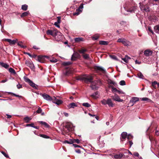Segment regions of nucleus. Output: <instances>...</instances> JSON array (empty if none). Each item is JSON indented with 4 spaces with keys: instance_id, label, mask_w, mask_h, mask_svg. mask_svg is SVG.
Segmentation results:
<instances>
[{
    "instance_id": "nucleus-8",
    "label": "nucleus",
    "mask_w": 159,
    "mask_h": 159,
    "mask_svg": "<svg viewBox=\"0 0 159 159\" xmlns=\"http://www.w3.org/2000/svg\"><path fill=\"white\" fill-rule=\"evenodd\" d=\"M111 97L114 100L116 101L122 102L123 101V99H120L119 97L116 93L114 94V96H111Z\"/></svg>"
},
{
    "instance_id": "nucleus-9",
    "label": "nucleus",
    "mask_w": 159,
    "mask_h": 159,
    "mask_svg": "<svg viewBox=\"0 0 159 159\" xmlns=\"http://www.w3.org/2000/svg\"><path fill=\"white\" fill-rule=\"evenodd\" d=\"M52 102L53 103H55L58 105L62 104L63 102L61 100L57 99L55 97H52Z\"/></svg>"
},
{
    "instance_id": "nucleus-14",
    "label": "nucleus",
    "mask_w": 159,
    "mask_h": 159,
    "mask_svg": "<svg viewBox=\"0 0 159 159\" xmlns=\"http://www.w3.org/2000/svg\"><path fill=\"white\" fill-rule=\"evenodd\" d=\"M5 41L9 42L10 45H13L14 44L16 43L17 40L16 39L13 40H11L10 39H5Z\"/></svg>"
},
{
    "instance_id": "nucleus-22",
    "label": "nucleus",
    "mask_w": 159,
    "mask_h": 159,
    "mask_svg": "<svg viewBox=\"0 0 159 159\" xmlns=\"http://www.w3.org/2000/svg\"><path fill=\"white\" fill-rule=\"evenodd\" d=\"M74 40L76 43H79L81 41H84V38L81 37L75 38L74 39Z\"/></svg>"
},
{
    "instance_id": "nucleus-21",
    "label": "nucleus",
    "mask_w": 159,
    "mask_h": 159,
    "mask_svg": "<svg viewBox=\"0 0 159 159\" xmlns=\"http://www.w3.org/2000/svg\"><path fill=\"white\" fill-rule=\"evenodd\" d=\"M122 139L121 140L123 141L126 139L127 136V133L126 132H123L121 134Z\"/></svg>"
},
{
    "instance_id": "nucleus-49",
    "label": "nucleus",
    "mask_w": 159,
    "mask_h": 159,
    "mask_svg": "<svg viewBox=\"0 0 159 159\" xmlns=\"http://www.w3.org/2000/svg\"><path fill=\"white\" fill-rule=\"evenodd\" d=\"M101 102L103 105H106L107 104V100H106L105 99H103V100L101 101Z\"/></svg>"
},
{
    "instance_id": "nucleus-18",
    "label": "nucleus",
    "mask_w": 159,
    "mask_h": 159,
    "mask_svg": "<svg viewBox=\"0 0 159 159\" xmlns=\"http://www.w3.org/2000/svg\"><path fill=\"white\" fill-rule=\"evenodd\" d=\"M137 6H134L129 9L126 10V11L128 12H130L131 13L134 12L137 9Z\"/></svg>"
},
{
    "instance_id": "nucleus-17",
    "label": "nucleus",
    "mask_w": 159,
    "mask_h": 159,
    "mask_svg": "<svg viewBox=\"0 0 159 159\" xmlns=\"http://www.w3.org/2000/svg\"><path fill=\"white\" fill-rule=\"evenodd\" d=\"M107 104L109 107H113L114 106L111 99L110 98H108L107 99Z\"/></svg>"
},
{
    "instance_id": "nucleus-23",
    "label": "nucleus",
    "mask_w": 159,
    "mask_h": 159,
    "mask_svg": "<svg viewBox=\"0 0 159 159\" xmlns=\"http://www.w3.org/2000/svg\"><path fill=\"white\" fill-rule=\"evenodd\" d=\"M77 105L74 102L71 103L67 106V107L69 108H74Z\"/></svg>"
},
{
    "instance_id": "nucleus-46",
    "label": "nucleus",
    "mask_w": 159,
    "mask_h": 159,
    "mask_svg": "<svg viewBox=\"0 0 159 159\" xmlns=\"http://www.w3.org/2000/svg\"><path fill=\"white\" fill-rule=\"evenodd\" d=\"M119 84L121 85H125V82L124 80H121L120 81Z\"/></svg>"
},
{
    "instance_id": "nucleus-45",
    "label": "nucleus",
    "mask_w": 159,
    "mask_h": 159,
    "mask_svg": "<svg viewBox=\"0 0 159 159\" xmlns=\"http://www.w3.org/2000/svg\"><path fill=\"white\" fill-rule=\"evenodd\" d=\"M40 136L43 138L46 139H48L49 138V137L48 136H47L45 134H41L40 135Z\"/></svg>"
},
{
    "instance_id": "nucleus-59",
    "label": "nucleus",
    "mask_w": 159,
    "mask_h": 159,
    "mask_svg": "<svg viewBox=\"0 0 159 159\" xmlns=\"http://www.w3.org/2000/svg\"><path fill=\"white\" fill-rule=\"evenodd\" d=\"M120 23L122 25H125L126 24V22L125 21H121Z\"/></svg>"
},
{
    "instance_id": "nucleus-35",
    "label": "nucleus",
    "mask_w": 159,
    "mask_h": 159,
    "mask_svg": "<svg viewBox=\"0 0 159 159\" xmlns=\"http://www.w3.org/2000/svg\"><path fill=\"white\" fill-rule=\"evenodd\" d=\"M28 6L26 4L23 5L22 6L21 8L23 10L26 11L27 9Z\"/></svg>"
},
{
    "instance_id": "nucleus-7",
    "label": "nucleus",
    "mask_w": 159,
    "mask_h": 159,
    "mask_svg": "<svg viewBox=\"0 0 159 159\" xmlns=\"http://www.w3.org/2000/svg\"><path fill=\"white\" fill-rule=\"evenodd\" d=\"M40 95L43 97L44 99L48 101H51L52 100V98L48 94L45 93H41Z\"/></svg>"
},
{
    "instance_id": "nucleus-63",
    "label": "nucleus",
    "mask_w": 159,
    "mask_h": 159,
    "mask_svg": "<svg viewBox=\"0 0 159 159\" xmlns=\"http://www.w3.org/2000/svg\"><path fill=\"white\" fill-rule=\"evenodd\" d=\"M135 62L136 64H140L141 63V61H139L137 60L135 61Z\"/></svg>"
},
{
    "instance_id": "nucleus-43",
    "label": "nucleus",
    "mask_w": 159,
    "mask_h": 159,
    "mask_svg": "<svg viewBox=\"0 0 159 159\" xmlns=\"http://www.w3.org/2000/svg\"><path fill=\"white\" fill-rule=\"evenodd\" d=\"M73 143H76L78 144H79L80 143V140L78 139H72Z\"/></svg>"
},
{
    "instance_id": "nucleus-1",
    "label": "nucleus",
    "mask_w": 159,
    "mask_h": 159,
    "mask_svg": "<svg viewBox=\"0 0 159 159\" xmlns=\"http://www.w3.org/2000/svg\"><path fill=\"white\" fill-rule=\"evenodd\" d=\"M76 80L83 81L86 83H91L90 87L93 90H96L98 88V87L97 85L98 84H100L101 83V81L99 80H95L92 82L93 78L91 76L89 75L85 77H80L77 79Z\"/></svg>"
},
{
    "instance_id": "nucleus-48",
    "label": "nucleus",
    "mask_w": 159,
    "mask_h": 159,
    "mask_svg": "<svg viewBox=\"0 0 159 159\" xmlns=\"http://www.w3.org/2000/svg\"><path fill=\"white\" fill-rule=\"evenodd\" d=\"M84 58L86 59H88L89 58V55L88 54H85L83 56Z\"/></svg>"
},
{
    "instance_id": "nucleus-27",
    "label": "nucleus",
    "mask_w": 159,
    "mask_h": 159,
    "mask_svg": "<svg viewBox=\"0 0 159 159\" xmlns=\"http://www.w3.org/2000/svg\"><path fill=\"white\" fill-rule=\"evenodd\" d=\"M154 31L157 33L159 34V25L155 26L154 27Z\"/></svg>"
},
{
    "instance_id": "nucleus-36",
    "label": "nucleus",
    "mask_w": 159,
    "mask_h": 159,
    "mask_svg": "<svg viewBox=\"0 0 159 159\" xmlns=\"http://www.w3.org/2000/svg\"><path fill=\"white\" fill-rule=\"evenodd\" d=\"M64 143H67L70 144H71L73 143L72 139H70V140H69V141L65 140L64 141Z\"/></svg>"
},
{
    "instance_id": "nucleus-42",
    "label": "nucleus",
    "mask_w": 159,
    "mask_h": 159,
    "mask_svg": "<svg viewBox=\"0 0 159 159\" xmlns=\"http://www.w3.org/2000/svg\"><path fill=\"white\" fill-rule=\"evenodd\" d=\"M8 93L9 94H12L16 97H19V98H21L22 97V96H20L16 94H15L14 93H12L11 92H9V93Z\"/></svg>"
},
{
    "instance_id": "nucleus-44",
    "label": "nucleus",
    "mask_w": 159,
    "mask_h": 159,
    "mask_svg": "<svg viewBox=\"0 0 159 159\" xmlns=\"http://www.w3.org/2000/svg\"><path fill=\"white\" fill-rule=\"evenodd\" d=\"M18 45L20 46L22 48H25V46H24L22 43L21 42H19L18 43H17Z\"/></svg>"
},
{
    "instance_id": "nucleus-60",
    "label": "nucleus",
    "mask_w": 159,
    "mask_h": 159,
    "mask_svg": "<svg viewBox=\"0 0 159 159\" xmlns=\"http://www.w3.org/2000/svg\"><path fill=\"white\" fill-rule=\"evenodd\" d=\"M149 100V99L147 98H142V100L143 101H147Z\"/></svg>"
},
{
    "instance_id": "nucleus-13",
    "label": "nucleus",
    "mask_w": 159,
    "mask_h": 159,
    "mask_svg": "<svg viewBox=\"0 0 159 159\" xmlns=\"http://www.w3.org/2000/svg\"><path fill=\"white\" fill-rule=\"evenodd\" d=\"M152 53V51L149 49L145 50L144 52V55L147 57L151 56Z\"/></svg>"
},
{
    "instance_id": "nucleus-41",
    "label": "nucleus",
    "mask_w": 159,
    "mask_h": 159,
    "mask_svg": "<svg viewBox=\"0 0 159 159\" xmlns=\"http://www.w3.org/2000/svg\"><path fill=\"white\" fill-rule=\"evenodd\" d=\"M87 50L86 49H83L81 50H79V52L80 53L84 54L85 52H86Z\"/></svg>"
},
{
    "instance_id": "nucleus-39",
    "label": "nucleus",
    "mask_w": 159,
    "mask_h": 159,
    "mask_svg": "<svg viewBox=\"0 0 159 159\" xmlns=\"http://www.w3.org/2000/svg\"><path fill=\"white\" fill-rule=\"evenodd\" d=\"M82 105L87 107H90V105L87 102L84 103L82 104Z\"/></svg>"
},
{
    "instance_id": "nucleus-38",
    "label": "nucleus",
    "mask_w": 159,
    "mask_h": 159,
    "mask_svg": "<svg viewBox=\"0 0 159 159\" xmlns=\"http://www.w3.org/2000/svg\"><path fill=\"white\" fill-rule=\"evenodd\" d=\"M28 14H29V12L28 11L25 12L23 13L20 16L21 17H23L24 16H27Z\"/></svg>"
},
{
    "instance_id": "nucleus-62",
    "label": "nucleus",
    "mask_w": 159,
    "mask_h": 159,
    "mask_svg": "<svg viewBox=\"0 0 159 159\" xmlns=\"http://www.w3.org/2000/svg\"><path fill=\"white\" fill-rule=\"evenodd\" d=\"M110 56L111 57V58L113 59H116V56H115V55H110Z\"/></svg>"
},
{
    "instance_id": "nucleus-4",
    "label": "nucleus",
    "mask_w": 159,
    "mask_h": 159,
    "mask_svg": "<svg viewBox=\"0 0 159 159\" xmlns=\"http://www.w3.org/2000/svg\"><path fill=\"white\" fill-rule=\"evenodd\" d=\"M118 42L122 43L125 46H129L131 45V43L128 41L122 39H118Z\"/></svg>"
},
{
    "instance_id": "nucleus-51",
    "label": "nucleus",
    "mask_w": 159,
    "mask_h": 159,
    "mask_svg": "<svg viewBox=\"0 0 159 159\" xmlns=\"http://www.w3.org/2000/svg\"><path fill=\"white\" fill-rule=\"evenodd\" d=\"M99 38V36L98 35H96L92 37V39L94 40H96Z\"/></svg>"
},
{
    "instance_id": "nucleus-33",
    "label": "nucleus",
    "mask_w": 159,
    "mask_h": 159,
    "mask_svg": "<svg viewBox=\"0 0 159 159\" xmlns=\"http://www.w3.org/2000/svg\"><path fill=\"white\" fill-rule=\"evenodd\" d=\"M57 22H56L54 25H57L56 24H59L61 23V18L60 17H57Z\"/></svg>"
},
{
    "instance_id": "nucleus-3",
    "label": "nucleus",
    "mask_w": 159,
    "mask_h": 159,
    "mask_svg": "<svg viewBox=\"0 0 159 159\" xmlns=\"http://www.w3.org/2000/svg\"><path fill=\"white\" fill-rule=\"evenodd\" d=\"M56 40L57 41H61L63 40V37L61 34L57 31L55 34L54 36Z\"/></svg>"
},
{
    "instance_id": "nucleus-64",
    "label": "nucleus",
    "mask_w": 159,
    "mask_h": 159,
    "mask_svg": "<svg viewBox=\"0 0 159 159\" xmlns=\"http://www.w3.org/2000/svg\"><path fill=\"white\" fill-rule=\"evenodd\" d=\"M155 134L157 136H158L159 135V132L158 130H156Z\"/></svg>"
},
{
    "instance_id": "nucleus-2",
    "label": "nucleus",
    "mask_w": 159,
    "mask_h": 159,
    "mask_svg": "<svg viewBox=\"0 0 159 159\" xmlns=\"http://www.w3.org/2000/svg\"><path fill=\"white\" fill-rule=\"evenodd\" d=\"M74 129L72 124L70 122L67 123L66 125L63 126V131L66 133H67L70 131Z\"/></svg>"
},
{
    "instance_id": "nucleus-29",
    "label": "nucleus",
    "mask_w": 159,
    "mask_h": 159,
    "mask_svg": "<svg viewBox=\"0 0 159 159\" xmlns=\"http://www.w3.org/2000/svg\"><path fill=\"white\" fill-rule=\"evenodd\" d=\"M157 84V82L156 81H154L152 83V86L154 89H156L157 88L156 86V85Z\"/></svg>"
},
{
    "instance_id": "nucleus-30",
    "label": "nucleus",
    "mask_w": 159,
    "mask_h": 159,
    "mask_svg": "<svg viewBox=\"0 0 159 159\" xmlns=\"http://www.w3.org/2000/svg\"><path fill=\"white\" fill-rule=\"evenodd\" d=\"M99 43L100 45H107L108 44V42L107 41H99Z\"/></svg>"
},
{
    "instance_id": "nucleus-12",
    "label": "nucleus",
    "mask_w": 159,
    "mask_h": 159,
    "mask_svg": "<svg viewBox=\"0 0 159 159\" xmlns=\"http://www.w3.org/2000/svg\"><path fill=\"white\" fill-rule=\"evenodd\" d=\"M110 155L112 157H114V158L117 159H120L122 157L124 156L123 154L121 153H120L118 154H116L114 156L111 154H110Z\"/></svg>"
},
{
    "instance_id": "nucleus-47",
    "label": "nucleus",
    "mask_w": 159,
    "mask_h": 159,
    "mask_svg": "<svg viewBox=\"0 0 159 159\" xmlns=\"http://www.w3.org/2000/svg\"><path fill=\"white\" fill-rule=\"evenodd\" d=\"M127 137L128 140H129L133 138V136L130 134H129L127 135Z\"/></svg>"
},
{
    "instance_id": "nucleus-61",
    "label": "nucleus",
    "mask_w": 159,
    "mask_h": 159,
    "mask_svg": "<svg viewBox=\"0 0 159 159\" xmlns=\"http://www.w3.org/2000/svg\"><path fill=\"white\" fill-rule=\"evenodd\" d=\"M118 93L120 94H124L125 93L121 90L118 91Z\"/></svg>"
},
{
    "instance_id": "nucleus-32",
    "label": "nucleus",
    "mask_w": 159,
    "mask_h": 159,
    "mask_svg": "<svg viewBox=\"0 0 159 159\" xmlns=\"http://www.w3.org/2000/svg\"><path fill=\"white\" fill-rule=\"evenodd\" d=\"M137 76L140 79H144V77L143 74L141 72H139L138 73Z\"/></svg>"
},
{
    "instance_id": "nucleus-53",
    "label": "nucleus",
    "mask_w": 159,
    "mask_h": 159,
    "mask_svg": "<svg viewBox=\"0 0 159 159\" xmlns=\"http://www.w3.org/2000/svg\"><path fill=\"white\" fill-rule=\"evenodd\" d=\"M148 31L151 32L152 34H154L153 32V31L152 30L150 26H149L148 27Z\"/></svg>"
},
{
    "instance_id": "nucleus-37",
    "label": "nucleus",
    "mask_w": 159,
    "mask_h": 159,
    "mask_svg": "<svg viewBox=\"0 0 159 159\" xmlns=\"http://www.w3.org/2000/svg\"><path fill=\"white\" fill-rule=\"evenodd\" d=\"M9 71L10 72L13 73L14 74H16V72H15V70L13 68H11L9 69Z\"/></svg>"
},
{
    "instance_id": "nucleus-24",
    "label": "nucleus",
    "mask_w": 159,
    "mask_h": 159,
    "mask_svg": "<svg viewBox=\"0 0 159 159\" xmlns=\"http://www.w3.org/2000/svg\"><path fill=\"white\" fill-rule=\"evenodd\" d=\"M32 118L31 117H29L28 116H26L24 118L23 120L26 123L29 122L31 120Z\"/></svg>"
},
{
    "instance_id": "nucleus-16",
    "label": "nucleus",
    "mask_w": 159,
    "mask_h": 159,
    "mask_svg": "<svg viewBox=\"0 0 159 159\" xmlns=\"http://www.w3.org/2000/svg\"><path fill=\"white\" fill-rule=\"evenodd\" d=\"M44 58H48V56H39L38 57V59L39 61V62L43 63V60Z\"/></svg>"
},
{
    "instance_id": "nucleus-15",
    "label": "nucleus",
    "mask_w": 159,
    "mask_h": 159,
    "mask_svg": "<svg viewBox=\"0 0 159 159\" xmlns=\"http://www.w3.org/2000/svg\"><path fill=\"white\" fill-rule=\"evenodd\" d=\"M57 31V30L52 31L51 30H48L47 31V34L48 35H51L54 36L56 32Z\"/></svg>"
},
{
    "instance_id": "nucleus-52",
    "label": "nucleus",
    "mask_w": 159,
    "mask_h": 159,
    "mask_svg": "<svg viewBox=\"0 0 159 159\" xmlns=\"http://www.w3.org/2000/svg\"><path fill=\"white\" fill-rule=\"evenodd\" d=\"M2 153L6 158H9V157L8 154H7L4 152L2 151L1 152Z\"/></svg>"
},
{
    "instance_id": "nucleus-40",
    "label": "nucleus",
    "mask_w": 159,
    "mask_h": 159,
    "mask_svg": "<svg viewBox=\"0 0 159 159\" xmlns=\"http://www.w3.org/2000/svg\"><path fill=\"white\" fill-rule=\"evenodd\" d=\"M111 87H111V88H112V92L113 93H116V92H118V90H117L116 88L114 87L113 86H112Z\"/></svg>"
},
{
    "instance_id": "nucleus-26",
    "label": "nucleus",
    "mask_w": 159,
    "mask_h": 159,
    "mask_svg": "<svg viewBox=\"0 0 159 159\" xmlns=\"http://www.w3.org/2000/svg\"><path fill=\"white\" fill-rule=\"evenodd\" d=\"M39 122L42 125H44V126L46 128H48L49 127V125L45 122L43 121H39Z\"/></svg>"
},
{
    "instance_id": "nucleus-54",
    "label": "nucleus",
    "mask_w": 159,
    "mask_h": 159,
    "mask_svg": "<svg viewBox=\"0 0 159 159\" xmlns=\"http://www.w3.org/2000/svg\"><path fill=\"white\" fill-rule=\"evenodd\" d=\"M57 60L55 58H53L52 59L50 60V61L52 62L56 63L57 61Z\"/></svg>"
},
{
    "instance_id": "nucleus-19",
    "label": "nucleus",
    "mask_w": 159,
    "mask_h": 159,
    "mask_svg": "<svg viewBox=\"0 0 159 159\" xmlns=\"http://www.w3.org/2000/svg\"><path fill=\"white\" fill-rule=\"evenodd\" d=\"M139 100V99L138 98L134 97L132 98L130 100V102L133 103V104L132 105V106H133L135 103L137 101H138Z\"/></svg>"
},
{
    "instance_id": "nucleus-6",
    "label": "nucleus",
    "mask_w": 159,
    "mask_h": 159,
    "mask_svg": "<svg viewBox=\"0 0 159 159\" xmlns=\"http://www.w3.org/2000/svg\"><path fill=\"white\" fill-rule=\"evenodd\" d=\"M24 80L25 82L28 83L29 85L34 88H36V84L34 83L29 79L26 77H24Z\"/></svg>"
},
{
    "instance_id": "nucleus-58",
    "label": "nucleus",
    "mask_w": 159,
    "mask_h": 159,
    "mask_svg": "<svg viewBox=\"0 0 159 159\" xmlns=\"http://www.w3.org/2000/svg\"><path fill=\"white\" fill-rule=\"evenodd\" d=\"M16 87L18 89H20L22 88V85L19 84L16 85Z\"/></svg>"
},
{
    "instance_id": "nucleus-57",
    "label": "nucleus",
    "mask_w": 159,
    "mask_h": 159,
    "mask_svg": "<svg viewBox=\"0 0 159 159\" xmlns=\"http://www.w3.org/2000/svg\"><path fill=\"white\" fill-rule=\"evenodd\" d=\"M134 155L135 156V157H139V153L137 152H134Z\"/></svg>"
},
{
    "instance_id": "nucleus-5",
    "label": "nucleus",
    "mask_w": 159,
    "mask_h": 159,
    "mask_svg": "<svg viewBox=\"0 0 159 159\" xmlns=\"http://www.w3.org/2000/svg\"><path fill=\"white\" fill-rule=\"evenodd\" d=\"M141 11H144L146 12L149 11V7L147 5L142 4L141 3H139Z\"/></svg>"
},
{
    "instance_id": "nucleus-34",
    "label": "nucleus",
    "mask_w": 159,
    "mask_h": 159,
    "mask_svg": "<svg viewBox=\"0 0 159 159\" xmlns=\"http://www.w3.org/2000/svg\"><path fill=\"white\" fill-rule=\"evenodd\" d=\"M98 94V92H95L93 94L91 95V96L93 97L94 98H96L98 97L97 96V95Z\"/></svg>"
},
{
    "instance_id": "nucleus-50",
    "label": "nucleus",
    "mask_w": 159,
    "mask_h": 159,
    "mask_svg": "<svg viewBox=\"0 0 159 159\" xmlns=\"http://www.w3.org/2000/svg\"><path fill=\"white\" fill-rule=\"evenodd\" d=\"M83 4H81L79 6L78 9H77V11L78 10V11H80L81 12L82 11L81 10H80V9H83Z\"/></svg>"
},
{
    "instance_id": "nucleus-56",
    "label": "nucleus",
    "mask_w": 159,
    "mask_h": 159,
    "mask_svg": "<svg viewBox=\"0 0 159 159\" xmlns=\"http://www.w3.org/2000/svg\"><path fill=\"white\" fill-rule=\"evenodd\" d=\"M72 63L71 62H66L64 63V65H65L66 66H68V65H69L71 64Z\"/></svg>"
},
{
    "instance_id": "nucleus-20",
    "label": "nucleus",
    "mask_w": 159,
    "mask_h": 159,
    "mask_svg": "<svg viewBox=\"0 0 159 159\" xmlns=\"http://www.w3.org/2000/svg\"><path fill=\"white\" fill-rule=\"evenodd\" d=\"M25 64L29 67L31 69H33L34 68V66L33 63L30 61H25Z\"/></svg>"
},
{
    "instance_id": "nucleus-31",
    "label": "nucleus",
    "mask_w": 159,
    "mask_h": 159,
    "mask_svg": "<svg viewBox=\"0 0 159 159\" xmlns=\"http://www.w3.org/2000/svg\"><path fill=\"white\" fill-rule=\"evenodd\" d=\"M130 59V58L129 57L127 56H125V57L122 58V59L124 61L127 63L128 62L129 59Z\"/></svg>"
},
{
    "instance_id": "nucleus-25",
    "label": "nucleus",
    "mask_w": 159,
    "mask_h": 159,
    "mask_svg": "<svg viewBox=\"0 0 159 159\" xmlns=\"http://www.w3.org/2000/svg\"><path fill=\"white\" fill-rule=\"evenodd\" d=\"M0 65L6 69L9 66V65L2 62H0Z\"/></svg>"
},
{
    "instance_id": "nucleus-28",
    "label": "nucleus",
    "mask_w": 159,
    "mask_h": 159,
    "mask_svg": "<svg viewBox=\"0 0 159 159\" xmlns=\"http://www.w3.org/2000/svg\"><path fill=\"white\" fill-rule=\"evenodd\" d=\"M42 110L41 108L40 107H39L38 110H37L36 112L38 113H41V115L42 116H44V112H42Z\"/></svg>"
},
{
    "instance_id": "nucleus-11",
    "label": "nucleus",
    "mask_w": 159,
    "mask_h": 159,
    "mask_svg": "<svg viewBox=\"0 0 159 159\" xmlns=\"http://www.w3.org/2000/svg\"><path fill=\"white\" fill-rule=\"evenodd\" d=\"M80 54L77 52H75L71 56V60L72 61H75L76 58L80 57Z\"/></svg>"
},
{
    "instance_id": "nucleus-10",
    "label": "nucleus",
    "mask_w": 159,
    "mask_h": 159,
    "mask_svg": "<svg viewBox=\"0 0 159 159\" xmlns=\"http://www.w3.org/2000/svg\"><path fill=\"white\" fill-rule=\"evenodd\" d=\"M94 69L97 72H98L99 71H101L103 73H105L106 72L105 70L100 66H95L94 67Z\"/></svg>"
},
{
    "instance_id": "nucleus-55",
    "label": "nucleus",
    "mask_w": 159,
    "mask_h": 159,
    "mask_svg": "<svg viewBox=\"0 0 159 159\" xmlns=\"http://www.w3.org/2000/svg\"><path fill=\"white\" fill-rule=\"evenodd\" d=\"M34 124L33 123L30 124H28L26 125V126L27 127L30 126L33 128L34 127Z\"/></svg>"
}]
</instances>
